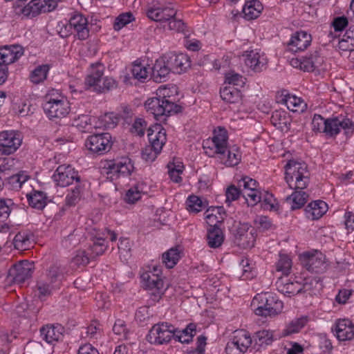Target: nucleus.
I'll list each match as a JSON object with an SVG mask.
<instances>
[{"label":"nucleus","instance_id":"1","mask_svg":"<svg viewBox=\"0 0 354 354\" xmlns=\"http://www.w3.org/2000/svg\"><path fill=\"white\" fill-rule=\"evenodd\" d=\"M203 149L207 155L216 157L225 167H234L241 160L240 149L236 146H228L227 133L223 128L214 131L213 137L205 141Z\"/></svg>","mask_w":354,"mask_h":354},{"label":"nucleus","instance_id":"2","mask_svg":"<svg viewBox=\"0 0 354 354\" xmlns=\"http://www.w3.org/2000/svg\"><path fill=\"white\" fill-rule=\"evenodd\" d=\"M104 66L100 63L91 64L89 73L84 80L85 88L96 93H104L117 87L116 81L111 77H103Z\"/></svg>","mask_w":354,"mask_h":354},{"label":"nucleus","instance_id":"3","mask_svg":"<svg viewBox=\"0 0 354 354\" xmlns=\"http://www.w3.org/2000/svg\"><path fill=\"white\" fill-rule=\"evenodd\" d=\"M251 306L257 315L265 317L277 316L283 308V303L270 292L257 294L253 298Z\"/></svg>","mask_w":354,"mask_h":354},{"label":"nucleus","instance_id":"4","mask_svg":"<svg viewBox=\"0 0 354 354\" xmlns=\"http://www.w3.org/2000/svg\"><path fill=\"white\" fill-rule=\"evenodd\" d=\"M309 175L304 162L290 160L285 166V180L290 189H305L309 183Z\"/></svg>","mask_w":354,"mask_h":354},{"label":"nucleus","instance_id":"5","mask_svg":"<svg viewBox=\"0 0 354 354\" xmlns=\"http://www.w3.org/2000/svg\"><path fill=\"white\" fill-rule=\"evenodd\" d=\"M91 28L88 19L81 13H75L70 17L68 23H62L59 33L62 37L73 35L77 39L85 40L90 35Z\"/></svg>","mask_w":354,"mask_h":354},{"label":"nucleus","instance_id":"6","mask_svg":"<svg viewBox=\"0 0 354 354\" xmlns=\"http://www.w3.org/2000/svg\"><path fill=\"white\" fill-rule=\"evenodd\" d=\"M43 109L49 119L64 118L71 111L70 102L67 98L54 91L46 95Z\"/></svg>","mask_w":354,"mask_h":354},{"label":"nucleus","instance_id":"7","mask_svg":"<svg viewBox=\"0 0 354 354\" xmlns=\"http://www.w3.org/2000/svg\"><path fill=\"white\" fill-rule=\"evenodd\" d=\"M63 278V270L57 265L51 266L46 277L37 283V290L40 298L50 295L60 288Z\"/></svg>","mask_w":354,"mask_h":354},{"label":"nucleus","instance_id":"8","mask_svg":"<svg viewBox=\"0 0 354 354\" xmlns=\"http://www.w3.org/2000/svg\"><path fill=\"white\" fill-rule=\"evenodd\" d=\"M276 285L278 291L288 297L295 296L301 292L317 289L321 286L319 281L317 278L308 279L304 284L297 281L291 282L288 280L283 281L281 279L277 282Z\"/></svg>","mask_w":354,"mask_h":354},{"label":"nucleus","instance_id":"9","mask_svg":"<svg viewBox=\"0 0 354 354\" xmlns=\"http://www.w3.org/2000/svg\"><path fill=\"white\" fill-rule=\"evenodd\" d=\"M59 0H31L24 6H18L16 12L26 18H33L42 12L54 10Z\"/></svg>","mask_w":354,"mask_h":354},{"label":"nucleus","instance_id":"10","mask_svg":"<svg viewBox=\"0 0 354 354\" xmlns=\"http://www.w3.org/2000/svg\"><path fill=\"white\" fill-rule=\"evenodd\" d=\"M145 106L147 111L152 114L156 120L178 111V107L173 101L164 100L157 95L149 98L145 102Z\"/></svg>","mask_w":354,"mask_h":354},{"label":"nucleus","instance_id":"11","mask_svg":"<svg viewBox=\"0 0 354 354\" xmlns=\"http://www.w3.org/2000/svg\"><path fill=\"white\" fill-rule=\"evenodd\" d=\"M299 259L303 266L310 272L323 273L328 268L325 255L317 250L305 252L300 254Z\"/></svg>","mask_w":354,"mask_h":354},{"label":"nucleus","instance_id":"12","mask_svg":"<svg viewBox=\"0 0 354 354\" xmlns=\"http://www.w3.org/2000/svg\"><path fill=\"white\" fill-rule=\"evenodd\" d=\"M174 326L167 322H160L154 324L150 329L147 339L148 342L155 345H162L169 343L174 337Z\"/></svg>","mask_w":354,"mask_h":354},{"label":"nucleus","instance_id":"13","mask_svg":"<svg viewBox=\"0 0 354 354\" xmlns=\"http://www.w3.org/2000/svg\"><path fill=\"white\" fill-rule=\"evenodd\" d=\"M145 13L151 20L163 22L175 17L176 12L171 5L154 0L147 5Z\"/></svg>","mask_w":354,"mask_h":354},{"label":"nucleus","instance_id":"14","mask_svg":"<svg viewBox=\"0 0 354 354\" xmlns=\"http://www.w3.org/2000/svg\"><path fill=\"white\" fill-rule=\"evenodd\" d=\"M252 338L244 330H236L225 346L227 354H244L251 346Z\"/></svg>","mask_w":354,"mask_h":354},{"label":"nucleus","instance_id":"15","mask_svg":"<svg viewBox=\"0 0 354 354\" xmlns=\"http://www.w3.org/2000/svg\"><path fill=\"white\" fill-rule=\"evenodd\" d=\"M22 136L15 130L0 132V154L10 155L15 153L22 143Z\"/></svg>","mask_w":354,"mask_h":354},{"label":"nucleus","instance_id":"16","mask_svg":"<svg viewBox=\"0 0 354 354\" xmlns=\"http://www.w3.org/2000/svg\"><path fill=\"white\" fill-rule=\"evenodd\" d=\"M324 63V57H321L317 52H315L308 56L302 57L301 58H292L290 62L292 67L307 72H311L315 69H326Z\"/></svg>","mask_w":354,"mask_h":354},{"label":"nucleus","instance_id":"17","mask_svg":"<svg viewBox=\"0 0 354 354\" xmlns=\"http://www.w3.org/2000/svg\"><path fill=\"white\" fill-rule=\"evenodd\" d=\"M54 182L61 187H66L73 183L81 181L78 172L70 165H61L53 175Z\"/></svg>","mask_w":354,"mask_h":354},{"label":"nucleus","instance_id":"18","mask_svg":"<svg viewBox=\"0 0 354 354\" xmlns=\"http://www.w3.org/2000/svg\"><path fill=\"white\" fill-rule=\"evenodd\" d=\"M33 269L32 263L26 260L19 261L9 270L8 278L14 283L21 284L31 277Z\"/></svg>","mask_w":354,"mask_h":354},{"label":"nucleus","instance_id":"19","mask_svg":"<svg viewBox=\"0 0 354 354\" xmlns=\"http://www.w3.org/2000/svg\"><path fill=\"white\" fill-rule=\"evenodd\" d=\"M85 145L91 152L102 154L109 150L111 146V136L108 133L90 136Z\"/></svg>","mask_w":354,"mask_h":354},{"label":"nucleus","instance_id":"20","mask_svg":"<svg viewBox=\"0 0 354 354\" xmlns=\"http://www.w3.org/2000/svg\"><path fill=\"white\" fill-rule=\"evenodd\" d=\"M344 129L346 133L353 132L354 124L352 121L346 118L336 117L326 119L325 134L328 136H335Z\"/></svg>","mask_w":354,"mask_h":354},{"label":"nucleus","instance_id":"21","mask_svg":"<svg viewBox=\"0 0 354 354\" xmlns=\"http://www.w3.org/2000/svg\"><path fill=\"white\" fill-rule=\"evenodd\" d=\"M106 167L108 169L107 174L112 175L111 178L129 176L134 169L131 160L127 157L109 161Z\"/></svg>","mask_w":354,"mask_h":354},{"label":"nucleus","instance_id":"22","mask_svg":"<svg viewBox=\"0 0 354 354\" xmlns=\"http://www.w3.org/2000/svg\"><path fill=\"white\" fill-rule=\"evenodd\" d=\"M241 59L246 66L255 72L263 71L268 63L266 55L257 49L245 51Z\"/></svg>","mask_w":354,"mask_h":354},{"label":"nucleus","instance_id":"23","mask_svg":"<svg viewBox=\"0 0 354 354\" xmlns=\"http://www.w3.org/2000/svg\"><path fill=\"white\" fill-rule=\"evenodd\" d=\"M332 330L339 341L351 340L354 337V324L348 319L337 320Z\"/></svg>","mask_w":354,"mask_h":354},{"label":"nucleus","instance_id":"24","mask_svg":"<svg viewBox=\"0 0 354 354\" xmlns=\"http://www.w3.org/2000/svg\"><path fill=\"white\" fill-rule=\"evenodd\" d=\"M24 54V48L19 45H5L0 47V63L7 65L18 60Z\"/></svg>","mask_w":354,"mask_h":354},{"label":"nucleus","instance_id":"25","mask_svg":"<svg viewBox=\"0 0 354 354\" xmlns=\"http://www.w3.org/2000/svg\"><path fill=\"white\" fill-rule=\"evenodd\" d=\"M147 136L151 146L156 151H161L167 141L165 129L161 125L156 124L148 129Z\"/></svg>","mask_w":354,"mask_h":354},{"label":"nucleus","instance_id":"26","mask_svg":"<svg viewBox=\"0 0 354 354\" xmlns=\"http://www.w3.org/2000/svg\"><path fill=\"white\" fill-rule=\"evenodd\" d=\"M311 41V35L307 32L298 31L291 37L288 49L294 53L304 50L310 44Z\"/></svg>","mask_w":354,"mask_h":354},{"label":"nucleus","instance_id":"27","mask_svg":"<svg viewBox=\"0 0 354 354\" xmlns=\"http://www.w3.org/2000/svg\"><path fill=\"white\" fill-rule=\"evenodd\" d=\"M149 191V186L145 182H138L126 192L124 200L127 203L134 204L138 201L143 195L147 194Z\"/></svg>","mask_w":354,"mask_h":354},{"label":"nucleus","instance_id":"28","mask_svg":"<svg viewBox=\"0 0 354 354\" xmlns=\"http://www.w3.org/2000/svg\"><path fill=\"white\" fill-rule=\"evenodd\" d=\"M64 329L60 324H47L40 329L42 339L48 344L58 342L63 336Z\"/></svg>","mask_w":354,"mask_h":354},{"label":"nucleus","instance_id":"29","mask_svg":"<svg viewBox=\"0 0 354 354\" xmlns=\"http://www.w3.org/2000/svg\"><path fill=\"white\" fill-rule=\"evenodd\" d=\"M328 210V205L323 201H315L305 208L306 217L312 221L320 218Z\"/></svg>","mask_w":354,"mask_h":354},{"label":"nucleus","instance_id":"30","mask_svg":"<svg viewBox=\"0 0 354 354\" xmlns=\"http://www.w3.org/2000/svg\"><path fill=\"white\" fill-rule=\"evenodd\" d=\"M171 71L168 60L166 57H160L158 59L153 68H151V72L155 81L162 82L168 76Z\"/></svg>","mask_w":354,"mask_h":354},{"label":"nucleus","instance_id":"31","mask_svg":"<svg viewBox=\"0 0 354 354\" xmlns=\"http://www.w3.org/2000/svg\"><path fill=\"white\" fill-rule=\"evenodd\" d=\"M34 237L32 233L27 230L19 232L13 239V245L19 250H28L32 245Z\"/></svg>","mask_w":354,"mask_h":354},{"label":"nucleus","instance_id":"32","mask_svg":"<svg viewBox=\"0 0 354 354\" xmlns=\"http://www.w3.org/2000/svg\"><path fill=\"white\" fill-rule=\"evenodd\" d=\"M263 10V4L259 0H250L245 3L243 13L246 19L252 20L259 17Z\"/></svg>","mask_w":354,"mask_h":354},{"label":"nucleus","instance_id":"33","mask_svg":"<svg viewBox=\"0 0 354 354\" xmlns=\"http://www.w3.org/2000/svg\"><path fill=\"white\" fill-rule=\"evenodd\" d=\"M348 25V20L346 17L339 16L334 17L330 24V30L328 32L329 41H333L338 37Z\"/></svg>","mask_w":354,"mask_h":354},{"label":"nucleus","instance_id":"34","mask_svg":"<svg viewBox=\"0 0 354 354\" xmlns=\"http://www.w3.org/2000/svg\"><path fill=\"white\" fill-rule=\"evenodd\" d=\"M88 183L86 180H81L77 183L74 188L71 189L66 196L65 201L66 205L72 206L75 205L84 193Z\"/></svg>","mask_w":354,"mask_h":354},{"label":"nucleus","instance_id":"35","mask_svg":"<svg viewBox=\"0 0 354 354\" xmlns=\"http://www.w3.org/2000/svg\"><path fill=\"white\" fill-rule=\"evenodd\" d=\"M168 60L172 72L181 73L189 66L187 57L184 54L171 55Z\"/></svg>","mask_w":354,"mask_h":354},{"label":"nucleus","instance_id":"36","mask_svg":"<svg viewBox=\"0 0 354 354\" xmlns=\"http://www.w3.org/2000/svg\"><path fill=\"white\" fill-rule=\"evenodd\" d=\"M221 207H211L204 213L205 220L210 228L218 227L217 224L223 220Z\"/></svg>","mask_w":354,"mask_h":354},{"label":"nucleus","instance_id":"37","mask_svg":"<svg viewBox=\"0 0 354 354\" xmlns=\"http://www.w3.org/2000/svg\"><path fill=\"white\" fill-rule=\"evenodd\" d=\"M29 205L33 208L42 209L47 204L46 193L41 191L33 190L26 194Z\"/></svg>","mask_w":354,"mask_h":354},{"label":"nucleus","instance_id":"38","mask_svg":"<svg viewBox=\"0 0 354 354\" xmlns=\"http://www.w3.org/2000/svg\"><path fill=\"white\" fill-rule=\"evenodd\" d=\"M196 334V325L189 324L185 328L178 330L174 327V337L176 340L181 343H189Z\"/></svg>","mask_w":354,"mask_h":354},{"label":"nucleus","instance_id":"39","mask_svg":"<svg viewBox=\"0 0 354 354\" xmlns=\"http://www.w3.org/2000/svg\"><path fill=\"white\" fill-rule=\"evenodd\" d=\"M283 101L287 108L292 112L302 113L306 109V102L301 97L294 95H286Z\"/></svg>","mask_w":354,"mask_h":354},{"label":"nucleus","instance_id":"40","mask_svg":"<svg viewBox=\"0 0 354 354\" xmlns=\"http://www.w3.org/2000/svg\"><path fill=\"white\" fill-rule=\"evenodd\" d=\"M222 100L228 103H238L241 99L240 91L232 86H225L220 91Z\"/></svg>","mask_w":354,"mask_h":354},{"label":"nucleus","instance_id":"41","mask_svg":"<svg viewBox=\"0 0 354 354\" xmlns=\"http://www.w3.org/2000/svg\"><path fill=\"white\" fill-rule=\"evenodd\" d=\"M308 319L306 316L296 318L289 322L283 330V336H288L299 333L307 324Z\"/></svg>","mask_w":354,"mask_h":354},{"label":"nucleus","instance_id":"42","mask_svg":"<svg viewBox=\"0 0 354 354\" xmlns=\"http://www.w3.org/2000/svg\"><path fill=\"white\" fill-rule=\"evenodd\" d=\"M308 195L304 191H295L286 198V201L290 204L292 209L301 208L307 201Z\"/></svg>","mask_w":354,"mask_h":354},{"label":"nucleus","instance_id":"43","mask_svg":"<svg viewBox=\"0 0 354 354\" xmlns=\"http://www.w3.org/2000/svg\"><path fill=\"white\" fill-rule=\"evenodd\" d=\"M161 274L162 270L160 267L157 265H151L148 266L147 269L141 273L140 278L143 285L146 286L147 283H149L153 280H158V277L161 276Z\"/></svg>","mask_w":354,"mask_h":354},{"label":"nucleus","instance_id":"44","mask_svg":"<svg viewBox=\"0 0 354 354\" xmlns=\"http://www.w3.org/2000/svg\"><path fill=\"white\" fill-rule=\"evenodd\" d=\"M151 68L138 61L133 62L131 68V75L133 78L144 82L149 77Z\"/></svg>","mask_w":354,"mask_h":354},{"label":"nucleus","instance_id":"45","mask_svg":"<svg viewBox=\"0 0 354 354\" xmlns=\"http://www.w3.org/2000/svg\"><path fill=\"white\" fill-rule=\"evenodd\" d=\"M207 239L210 248H216L223 243L224 236L219 227H213L208 230Z\"/></svg>","mask_w":354,"mask_h":354},{"label":"nucleus","instance_id":"46","mask_svg":"<svg viewBox=\"0 0 354 354\" xmlns=\"http://www.w3.org/2000/svg\"><path fill=\"white\" fill-rule=\"evenodd\" d=\"M180 258V250L178 248H172L162 254V263L167 268H174Z\"/></svg>","mask_w":354,"mask_h":354},{"label":"nucleus","instance_id":"47","mask_svg":"<svg viewBox=\"0 0 354 354\" xmlns=\"http://www.w3.org/2000/svg\"><path fill=\"white\" fill-rule=\"evenodd\" d=\"M49 69L50 66L48 64L37 66L30 75V81L36 84L44 82L47 77Z\"/></svg>","mask_w":354,"mask_h":354},{"label":"nucleus","instance_id":"48","mask_svg":"<svg viewBox=\"0 0 354 354\" xmlns=\"http://www.w3.org/2000/svg\"><path fill=\"white\" fill-rule=\"evenodd\" d=\"M145 288L152 291V295L153 296V299L157 301L160 299L166 290L161 276L158 277V280L154 279L149 283H147Z\"/></svg>","mask_w":354,"mask_h":354},{"label":"nucleus","instance_id":"49","mask_svg":"<svg viewBox=\"0 0 354 354\" xmlns=\"http://www.w3.org/2000/svg\"><path fill=\"white\" fill-rule=\"evenodd\" d=\"M274 340L273 331L270 330H261L257 331L254 336L255 344L259 346L270 344Z\"/></svg>","mask_w":354,"mask_h":354},{"label":"nucleus","instance_id":"50","mask_svg":"<svg viewBox=\"0 0 354 354\" xmlns=\"http://www.w3.org/2000/svg\"><path fill=\"white\" fill-rule=\"evenodd\" d=\"M239 266L242 270L241 277L244 280L252 279L256 275L255 266L249 259H243Z\"/></svg>","mask_w":354,"mask_h":354},{"label":"nucleus","instance_id":"51","mask_svg":"<svg viewBox=\"0 0 354 354\" xmlns=\"http://www.w3.org/2000/svg\"><path fill=\"white\" fill-rule=\"evenodd\" d=\"M94 119L88 115H80L73 120L72 124L81 131H87L91 128V122Z\"/></svg>","mask_w":354,"mask_h":354},{"label":"nucleus","instance_id":"52","mask_svg":"<svg viewBox=\"0 0 354 354\" xmlns=\"http://www.w3.org/2000/svg\"><path fill=\"white\" fill-rule=\"evenodd\" d=\"M292 268V260L287 254H279V258L276 263V270L283 275H288Z\"/></svg>","mask_w":354,"mask_h":354},{"label":"nucleus","instance_id":"53","mask_svg":"<svg viewBox=\"0 0 354 354\" xmlns=\"http://www.w3.org/2000/svg\"><path fill=\"white\" fill-rule=\"evenodd\" d=\"M168 173L171 180L176 183L182 181L181 174H183L184 166L181 162L169 163L167 165Z\"/></svg>","mask_w":354,"mask_h":354},{"label":"nucleus","instance_id":"54","mask_svg":"<svg viewBox=\"0 0 354 354\" xmlns=\"http://www.w3.org/2000/svg\"><path fill=\"white\" fill-rule=\"evenodd\" d=\"M17 207L10 198H0V219H7L11 211Z\"/></svg>","mask_w":354,"mask_h":354},{"label":"nucleus","instance_id":"55","mask_svg":"<svg viewBox=\"0 0 354 354\" xmlns=\"http://www.w3.org/2000/svg\"><path fill=\"white\" fill-rule=\"evenodd\" d=\"M187 209L190 212L197 213L201 212L205 207V203L201 198L197 196H190L187 201Z\"/></svg>","mask_w":354,"mask_h":354},{"label":"nucleus","instance_id":"56","mask_svg":"<svg viewBox=\"0 0 354 354\" xmlns=\"http://www.w3.org/2000/svg\"><path fill=\"white\" fill-rule=\"evenodd\" d=\"M239 187L241 189V194L246 193V191H253L258 189L259 183L254 179L249 176H244L239 180Z\"/></svg>","mask_w":354,"mask_h":354},{"label":"nucleus","instance_id":"57","mask_svg":"<svg viewBox=\"0 0 354 354\" xmlns=\"http://www.w3.org/2000/svg\"><path fill=\"white\" fill-rule=\"evenodd\" d=\"M225 84L226 86H243L245 84V78L234 72H229L226 73L225 77Z\"/></svg>","mask_w":354,"mask_h":354},{"label":"nucleus","instance_id":"58","mask_svg":"<svg viewBox=\"0 0 354 354\" xmlns=\"http://www.w3.org/2000/svg\"><path fill=\"white\" fill-rule=\"evenodd\" d=\"M106 245L105 244L104 239L102 238H97L94 241L93 245L90 248V257H95L102 255L106 250Z\"/></svg>","mask_w":354,"mask_h":354},{"label":"nucleus","instance_id":"59","mask_svg":"<svg viewBox=\"0 0 354 354\" xmlns=\"http://www.w3.org/2000/svg\"><path fill=\"white\" fill-rule=\"evenodd\" d=\"M90 256L85 251H77L75 256L71 261V266L73 268H80L85 266L89 262Z\"/></svg>","mask_w":354,"mask_h":354},{"label":"nucleus","instance_id":"60","mask_svg":"<svg viewBox=\"0 0 354 354\" xmlns=\"http://www.w3.org/2000/svg\"><path fill=\"white\" fill-rule=\"evenodd\" d=\"M177 92V87L176 86H171L170 87L163 86H160L156 93L160 99L167 101H172L171 97Z\"/></svg>","mask_w":354,"mask_h":354},{"label":"nucleus","instance_id":"61","mask_svg":"<svg viewBox=\"0 0 354 354\" xmlns=\"http://www.w3.org/2000/svg\"><path fill=\"white\" fill-rule=\"evenodd\" d=\"M248 205L254 206L262 200V193L257 189L253 191H246V193L243 194Z\"/></svg>","mask_w":354,"mask_h":354},{"label":"nucleus","instance_id":"62","mask_svg":"<svg viewBox=\"0 0 354 354\" xmlns=\"http://www.w3.org/2000/svg\"><path fill=\"white\" fill-rule=\"evenodd\" d=\"M100 124L98 127L104 129H112L115 127L118 122V118L112 113H106L100 118Z\"/></svg>","mask_w":354,"mask_h":354},{"label":"nucleus","instance_id":"63","mask_svg":"<svg viewBox=\"0 0 354 354\" xmlns=\"http://www.w3.org/2000/svg\"><path fill=\"white\" fill-rule=\"evenodd\" d=\"M289 118L287 117L284 111H275L271 116V122L275 127H282L283 125L287 126L289 124Z\"/></svg>","mask_w":354,"mask_h":354},{"label":"nucleus","instance_id":"64","mask_svg":"<svg viewBox=\"0 0 354 354\" xmlns=\"http://www.w3.org/2000/svg\"><path fill=\"white\" fill-rule=\"evenodd\" d=\"M133 20L134 17L131 12L122 13L115 19L113 28L115 30H120L121 28Z\"/></svg>","mask_w":354,"mask_h":354}]
</instances>
